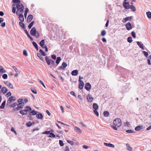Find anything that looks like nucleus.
<instances>
[{"label": "nucleus", "instance_id": "obj_1", "mask_svg": "<svg viewBox=\"0 0 151 151\" xmlns=\"http://www.w3.org/2000/svg\"><path fill=\"white\" fill-rule=\"evenodd\" d=\"M113 124L114 125H111V127L114 130H117V128L120 127L122 125V121L121 119L119 118H116L113 122Z\"/></svg>", "mask_w": 151, "mask_h": 151}, {"label": "nucleus", "instance_id": "obj_2", "mask_svg": "<svg viewBox=\"0 0 151 151\" xmlns=\"http://www.w3.org/2000/svg\"><path fill=\"white\" fill-rule=\"evenodd\" d=\"M30 33L31 34L35 36L36 38H38L40 37V35L38 32H37L36 28L35 27H33L30 30Z\"/></svg>", "mask_w": 151, "mask_h": 151}, {"label": "nucleus", "instance_id": "obj_3", "mask_svg": "<svg viewBox=\"0 0 151 151\" xmlns=\"http://www.w3.org/2000/svg\"><path fill=\"white\" fill-rule=\"evenodd\" d=\"M24 8L18 9L16 12V14L17 15L23 14L24 12Z\"/></svg>", "mask_w": 151, "mask_h": 151}, {"label": "nucleus", "instance_id": "obj_4", "mask_svg": "<svg viewBox=\"0 0 151 151\" xmlns=\"http://www.w3.org/2000/svg\"><path fill=\"white\" fill-rule=\"evenodd\" d=\"M79 81L80 82V83L79 85V88L80 89H82L83 88L84 83L82 81L80 80V76H79Z\"/></svg>", "mask_w": 151, "mask_h": 151}, {"label": "nucleus", "instance_id": "obj_5", "mask_svg": "<svg viewBox=\"0 0 151 151\" xmlns=\"http://www.w3.org/2000/svg\"><path fill=\"white\" fill-rule=\"evenodd\" d=\"M91 85L89 83H86L85 86V88L88 91H89L91 88Z\"/></svg>", "mask_w": 151, "mask_h": 151}, {"label": "nucleus", "instance_id": "obj_6", "mask_svg": "<svg viewBox=\"0 0 151 151\" xmlns=\"http://www.w3.org/2000/svg\"><path fill=\"white\" fill-rule=\"evenodd\" d=\"M125 26L127 29L128 30H129L132 29V27L131 24L129 22L127 23Z\"/></svg>", "mask_w": 151, "mask_h": 151}, {"label": "nucleus", "instance_id": "obj_7", "mask_svg": "<svg viewBox=\"0 0 151 151\" xmlns=\"http://www.w3.org/2000/svg\"><path fill=\"white\" fill-rule=\"evenodd\" d=\"M123 4L124 8L126 9H130V5L128 2H124Z\"/></svg>", "mask_w": 151, "mask_h": 151}, {"label": "nucleus", "instance_id": "obj_8", "mask_svg": "<svg viewBox=\"0 0 151 151\" xmlns=\"http://www.w3.org/2000/svg\"><path fill=\"white\" fill-rule=\"evenodd\" d=\"M87 99L88 102H91L93 101V98L92 97L91 95L89 94L87 97Z\"/></svg>", "mask_w": 151, "mask_h": 151}, {"label": "nucleus", "instance_id": "obj_9", "mask_svg": "<svg viewBox=\"0 0 151 151\" xmlns=\"http://www.w3.org/2000/svg\"><path fill=\"white\" fill-rule=\"evenodd\" d=\"M132 17L131 16L130 17H127L125 18H124L123 19L122 21L124 23H125L127 21H130L132 19Z\"/></svg>", "mask_w": 151, "mask_h": 151}, {"label": "nucleus", "instance_id": "obj_10", "mask_svg": "<svg viewBox=\"0 0 151 151\" xmlns=\"http://www.w3.org/2000/svg\"><path fill=\"white\" fill-rule=\"evenodd\" d=\"M24 103L23 102H22L19 103L17 104V106L18 107V108H17V110H18V109L22 108V106H24Z\"/></svg>", "mask_w": 151, "mask_h": 151}, {"label": "nucleus", "instance_id": "obj_11", "mask_svg": "<svg viewBox=\"0 0 151 151\" xmlns=\"http://www.w3.org/2000/svg\"><path fill=\"white\" fill-rule=\"evenodd\" d=\"M4 83L9 88H10L12 89L13 88V86L10 82H8L7 81H6L4 82Z\"/></svg>", "mask_w": 151, "mask_h": 151}, {"label": "nucleus", "instance_id": "obj_12", "mask_svg": "<svg viewBox=\"0 0 151 151\" xmlns=\"http://www.w3.org/2000/svg\"><path fill=\"white\" fill-rule=\"evenodd\" d=\"M33 16L32 15H29L27 19V22H30L32 19Z\"/></svg>", "mask_w": 151, "mask_h": 151}, {"label": "nucleus", "instance_id": "obj_13", "mask_svg": "<svg viewBox=\"0 0 151 151\" xmlns=\"http://www.w3.org/2000/svg\"><path fill=\"white\" fill-rule=\"evenodd\" d=\"M1 91L3 94L6 93L8 91L7 89L5 87L1 88Z\"/></svg>", "mask_w": 151, "mask_h": 151}, {"label": "nucleus", "instance_id": "obj_14", "mask_svg": "<svg viewBox=\"0 0 151 151\" xmlns=\"http://www.w3.org/2000/svg\"><path fill=\"white\" fill-rule=\"evenodd\" d=\"M45 60L46 61V62L47 64L48 65H51L50 62H51V60H51L50 59H49L48 57L47 56H46L45 57Z\"/></svg>", "mask_w": 151, "mask_h": 151}, {"label": "nucleus", "instance_id": "obj_15", "mask_svg": "<svg viewBox=\"0 0 151 151\" xmlns=\"http://www.w3.org/2000/svg\"><path fill=\"white\" fill-rule=\"evenodd\" d=\"M16 8H17V9L20 8L21 9L22 8H24V6L22 4L19 3L17 4Z\"/></svg>", "mask_w": 151, "mask_h": 151}, {"label": "nucleus", "instance_id": "obj_16", "mask_svg": "<svg viewBox=\"0 0 151 151\" xmlns=\"http://www.w3.org/2000/svg\"><path fill=\"white\" fill-rule=\"evenodd\" d=\"M36 117L38 119H42L43 116L41 113H39V114H37Z\"/></svg>", "mask_w": 151, "mask_h": 151}, {"label": "nucleus", "instance_id": "obj_17", "mask_svg": "<svg viewBox=\"0 0 151 151\" xmlns=\"http://www.w3.org/2000/svg\"><path fill=\"white\" fill-rule=\"evenodd\" d=\"M74 129L76 132H79L80 133H82V131L80 129L77 127H74Z\"/></svg>", "mask_w": 151, "mask_h": 151}, {"label": "nucleus", "instance_id": "obj_18", "mask_svg": "<svg viewBox=\"0 0 151 151\" xmlns=\"http://www.w3.org/2000/svg\"><path fill=\"white\" fill-rule=\"evenodd\" d=\"M137 45L139 47L141 48L142 50L144 49L143 45L139 41L137 42Z\"/></svg>", "mask_w": 151, "mask_h": 151}, {"label": "nucleus", "instance_id": "obj_19", "mask_svg": "<svg viewBox=\"0 0 151 151\" xmlns=\"http://www.w3.org/2000/svg\"><path fill=\"white\" fill-rule=\"evenodd\" d=\"M51 61V62H50L51 65V67H50V68L53 67L55 68L58 65H55V62L54 61L52 60Z\"/></svg>", "mask_w": 151, "mask_h": 151}, {"label": "nucleus", "instance_id": "obj_20", "mask_svg": "<svg viewBox=\"0 0 151 151\" xmlns=\"http://www.w3.org/2000/svg\"><path fill=\"white\" fill-rule=\"evenodd\" d=\"M51 61V62H50L51 65V67H50V68L53 67L55 68L58 65H55V62L54 61L52 60Z\"/></svg>", "mask_w": 151, "mask_h": 151}, {"label": "nucleus", "instance_id": "obj_21", "mask_svg": "<svg viewBox=\"0 0 151 151\" xmlns=\"http://www.w3.org/2000/svg\"><path fill=\"white\" fill-rule=\"evenodd\" d=\"M19 19V20L21 21V22H23L24 21V16L22 14L19 15H18Z\"/></svg>", "mask_w": 151, "mask_h": 151}, {"label": "nucleus", "instance_id": "obj_22", "mask_svg": "<svg viewBox=\"0 0 151 151\" xmlns=\"http://www.w3.org/2000/svg\"><path fill=\"white\" fill-rule=\"evenodd\" d=\"M93 107L94 110H97L99 108L98 104L96 103H93Z\"/></svg>", "mask_w": 151, "mask_h": 151}, {"label": "nucleus", "instance_id": "obj_23", "mask_svg": "<svg viewBox=\"0 0 151 151\" xmlns=\"http://www.w3.org/2000/svg\"><path fill=\"white\" fill-rule=\"evenodd\" d=\"M104 145L105 146H108L109 147H112L114 148V145H113L112 144H111V143H107L106 142L104 143Z\"/></svg>", "mask_w": 151, "mask_h": 151}, {"label": "nucleus", "instance_id": "obj_24", "mask_svg": "<svg viewBox=\"0 0 151 151\" xmlns=\"http://www.w3.org/2000/svg\"><path fill=\"white\" fill-rule=\"evenodd\" d=\"M78 71L77 70H73L71 72V74L73 76H76L78 74Z\"/></svg>", "mask_w": 151, "mask_h": 151}, {"label": "nucleus", "instance_id": "obj_25", "mask_svg": "<svg viewBox=\"0 0 151 151\" xmlns=\"http://www.w3.org/2000/svg\"><path fill=\"white\" fill-rule=\"evenodd\" d=\"M37 111H36L35 110H33L29 112V114L32 115H35L37 114Z\"/></svg>", "mask_w": 151, "mask_h": 151}, {"label": "nucleus", "instance_id": "obj_26", "mask_svg": "<svg viewBox=\"0 0 151 151\" xmlns=\"http://www.w3.org/2000/svg\"><path fill=\"white\" fill-rule=\"evenodd\" d=\"M45 42L44 40H42L40 42V45L42 47H43L45 45Z\"/></svg>", "mask_w": 151, "mask_h": 151}, {"label": "nucleus", "instance_id": "obj_27", "mask_svg": "<svg viewBox=\"0 0 151 151\" xmlns=\"http://www.w3.org/2000/svg\"><path fill=\"white\" fill-rule=\"evenodd\" d=\"M16 100V98L14 97L11 96L10 97L8 100L7 101V102H9V101L11 102L12 101H14Z\"/></svg>", "mask_w": 151, "mask_h": 151}, {"label": "nucleus", "instance_id": "obj_28", "mask_svg": "<svg viewBox=\"0 0 151 151\" xmlns=\"http://www.w3.org/2000/svg\"><path fill=\"white\" fill-rule=\"evenodd\" d=\"M126 145L127 146V150H129L130 151H132V148L129 145V144L127 143L126 144Z\"/></svg>", "mask_w": 151, "mask_h": 151}, {"label": "nucleus", "instance_id": "obj_29", "mask_svg": "<svg viewBox=\"0 0 151 151\" xmlns=\"http://www.w3.org/2000/svg\"><path fill=\"white\" fill-rule=\"evenodd\" d=\"M19 25L23 29H24L25 28V24L22 22H19Z\"/></svg>", "mask_w": 151, "mask_h": 151}, {"label": "nucleus", "instance_id": "obj_30", "mask_svg": "<svg viewBox=\"0 0 151 151\" xmlns=\"http://www.w3.org/2000/svg\"><path fill=\"white\" fill-rule=\"evenodd\" d=\"M6 101H4L2 103L1 106H0V108L1 109H3L4 108L6 104Z\"/></svg>", "mask_w": 151, "mask_h": 151}, {"label": "nucleus", "instance_id": "obj_31", "mask_svg": "<svg viewBox=\"0 0 151 151\" xmlns=\"http://www.w3.org/2000/svg\"><path fill=\"white\" fill-rule=\"evenodd\" d=\"M142 128V126H138L135 128V130L136 131H139Z\"/></svg>", "mask_w": 151, "mask_h": 151}, {"label": "nucleus", "instance_id": "obj_32", "mask_svg": "<svg viewBox=\"0 0 151 151\" xmlns=\"http://www.w3.org/2000/svg\"><path fill=\"white\" fill-rule=\"evenodd\" d=\"M6 72L4 68L2 66H0V72L1 73H5Z\"/></svg>", "mask_w": 151, "mask_h": 151}, {"label": "nucleus", "instance_id": "obj_33", "mask_svg": "<svg viewBox=\"0 0 151 151\" xmlns=\"http://www.w3.org/2000/svg\"><path fill=\"white\" fill-rule=\"evenodd\" d=\"M32 43V44H33V46H34V47L36 48V50H38V46L37 44L35 42H33Z\"/></svg>", "mask_w": 151, "mask_h": 151}, {"label": "nucleus", "instance_id": "obj_34", "mask_svg": "<svg viewBox=\"0 0 151 151\" xmlns=\"http://www.w3.org/2000/svg\"><path fill=\"white\" fill-rule=\"evenodd\" d=\"M32 109L29 106H27L25 107V109L24 110V111L25 112H27L31 110Z\"/></svg>", "mask_w": 151, "mask_h": 151}, {"label": "nucleus", "instance_id": "obj_35", "mask_svg": "<svg viewBox=\"0 0 151 151\" xmlns=\"http://www.w3.org/2000/svg\"><path fill=\"white\" fill-rule=\"evenodd\" d=\"M37 56L38 57H39L40 59L41 60L43 61H44V58L39 53H37Z\"/></svg>", "mask_w": 151, "mask_h": 151}, {"label": "nucleus", "instance_id": "obj_36", "mask_svg": "<svg viewBox=\"0 0 151 151\" xmlns=\"http://www.w3.org/2000/svg\"><path fill=\"white\" fill-rule=\"evenodd\" d=\"M61 60V59L60 57H58L57 58L56 60V63H57V65L59 64L60 61Z\"/></svg>", "mask_w": 151, "mask_h": 151}, {"label": "nucleus", "instance_id": "obj_37", "mask_svg": "<svg viewBox=\"0 0 151 151\" xmlns=\"http://www.w3.org/2000/svg\"><path fill=\"white\" fill-rule=\"evenodd\" d=\"M130 8L131 9L132 11L134 12L136 10L135 8L132 5L130 6Z\"/></svg>", "mask_w": 151, "mask_h": 151}, {"label": "nucleus", "instance_id": "obj_38", "mask_svg": "<svg viewBox=\"0 0 151 151\" xmlns=\"http://www.w3.org/2000/svg\"><path fill=\"white\" fill-rule=\"evenodd\" d=\"M25 111H24V110H21V111H19V113L20 114H22V115H26L27 114V113H25Z\"/></svg>", "mask_w": 151, "mask_h": 151}, {"label": "nucleus", "instance_id": "obj_39", "mask_svg": "<svg viewBox=\"0 0 151 151\" xmlns=\"http://www.w3.org/2000/svg\"><path fill=\"white\" fill-rule=\"evenodd\" d=\"M146 14L147 17L149 19L151 18V13L150 12H147Z\"/></svg>", "mask_w": 151, "mask_h": 151}, {"label": "nucleus", "instance_id": "obj_40", "mask_svg": "<svg viewBox=\"0 0 151 151\" xmlns=\"http://www.w3.org/2000/svg\"><path fill=\"white\" fill-rule=\"evenodd\" d=\"M29 11V9L27 8H26L25 11V12L24 13V16L25 18H26V16H27V14L28 11Z\"/></svg>", "mask_w": 151, "mask_h": 151}, {"label": "nucleus", "instance_id": "obj_41", "mask_svg": "<svg viewBox=\"0 0 151 151\" xmlns=\"http://www.w3.org/2000/svg\"><path fill=\"white\" fill-rule=\"evenodd\" d=\"M109 113L108 111H105L104 112V115L105 117H107L109 116Z\"/></svg>", "mask_w": 151, "mask_h": 151}, {"label": "nucleus", "instance_id": "obj_42", "mask_svg": "<svg viewBox=\"0 0 151 151\" xmlns=\"http://www.w3.org/2000/svg\"><path fill=\"white\" fill-rule=\"evenodd\" d=\"M34 23H35L34 21L32 22L28 26V28L29 29H31V28L33 26Z\"/></svg>", "mask_w": 151, "mask_h": 151}, {"label": "nucleus", "instance_id": "obj_43", "mask_svg": "<svg viewBox=\"0 0 151 151\" xmlns=\"http://www.w3.org/2000/svg\"><path fill=\"white\" fill-rule=\"evenodd\" d=\"M50 135L48 136V137H55V135L53 133L50 132Z\"/></svg>", "mask_w": 151, "mask_h": 151}, {"label": "nucleus", "instance_id": "obj_44", "mask_svg": "<svg viewBox=\"0 0 151 151\" xmlns=\"http://www.w3.org/2000/svg\"><path fill=\"white\" fill-rule=\"evenodd\" d=\"M127 42L130 43L132 42V38L131 37H129L127 38Z\"/></svg>", "mask_w": 151, "mask_h": 151}, {"label": "nucleus", "instance_id": "obj_45", "mask_svg": "<svg viewBox=\"0 0 151 151\" xmlns=\"http://www.w3.org/2000/svg\"><path fill=\"white\" fill-rule=\"evenodd\" d=\"M31 90L32 93L35 94H37V92L35 88H31Z\"/></svg>", "mask_w": 151, "mask_h": 151}, {"label": "nucleus", "instance_id": "obj_46", "mask_svg": "<svg viewBox=\"0 0 151 151\" xmlns=\"http://www.w3.org/2000/svg\"><path fill=\"white\" fill-rule=\"evenodd\" d=\"M40 52L41 53L42 55L43 56L46 55V54L45 52L41 49L40 50Z\"/></svg>", "mask_w": 151, "mask_h": 151}, {"label": "nucleus", "instance_id": "obj_47", "mask_svg": "<svg viewBox=\"0 0 151 151\" xmlns=\"http://www.w3.org/2000/svg\"><path fill=\"white\" fill-rule=\"evenodd\" d=\"M26 125L27 127H30L32 125V123L31 122H29L26 123Z\"/></svg>", "mask_w": 151, "mask_h": 151}, {"label": "nucleus", "instance_id": "obj_48", "mask_svg": "<svg viewBox=\"0 0 151 151\" xmlns=\"http://www.w3.org/2000/svg\"><path fill=\"white\" fill-rule=\"evenodd\" d=\"M106 34V31L104 30H103L101 32V35L102 36L105 35Z\"/></svg>", "mask_w": 151, "mask_h": 151}, {"label": "nucleus", "instance_id": "obj_49", "mask_svg": "<svg viewBox=\"0 0 151 151\" xmlns=\"http://www.w3.org/2000/svg\"><path fill=\"white\" fill-rule=\"evenodd\" d=\"M12 2L14 3L18 4L20 3V1L19 0H12Z\"/></svg>", "mask_w": 151, "mask_h": 151}, {"label": "nucleus", "instance_id": "obj_50", "mask_svg": "<svg viewBox=\"0 0 151 151\" xmlns=\"http://www.w3.org/2000/svg\"><path fill=\"white\" fill-rule=\"evenodd\" d=\"M15 4H14L13 5V9H12V12L14 13H15V12H16V9L14 7V6H15Z\"/></svg>", "mask_w": 151, "mask_h": 151}, {"label": "nucleus", "instance_id": "obj_51", "mask_svg": "<svg viewBox=\"0 0 151 151\" xmlns=\"http://www.w3.org/2000/svg\"><path fill=\"white\" fill-rule=\"evenodd\" d=\"M38 81H39V82L43 86L44 88H45V85L44 84L43 82H42V81H41V80H40V79H37Z\"/></svg>", "mask_w": 151, "mask_h": 151}, {"label": "nucleus", "instance_id": "obj_52", "mask_svg": "<svg viewBox=\"0 0 151 151\" xmlns=\"http://www.w3.org/2000/svg\"><path fill=\"white\" fill-rule=\"evenodd\" d=\"M67 142L68 143L70 144L71 145H74V143L73 141L70 140H67Z\"/></svg>", "mask_w": 151, "mask_h": 151}, {"label": "nucleus", "instance_id": "obj_53", "mask_svg": "<svg viewBox=\"0 0 151 151\" xmlns=\"http://www.w3.org/2000/svg\"><path fill=\"white\" fill-rule=\"evenodd\" d=\"M59 143L60 146H63L64 145V143H63V141L61 140H59Z\"/></svg>", "mask_w": 151, "mask_h": 151}, {"label": "nucleus", "instance_id": "obj_54", "mask_svg": "<svg viewBox=\"0 0 151 151\" xmlns=\"http://www.w3.org/2000/svg\"><path fill=\"white\" fill-rule=\"evenodd\" d=\"M23 55L26 56H27L28 55L27 52L26 50H24L23 52Z\"/></svg>", "mask_w": 151, "mask_h": 151}, {"label": "nucleus", "instance_id": "obj_55", "mask_svg": "<svg viewBox=\"0 0 151 151\" xmlns=\"http://www.w3.org/2000/svg\"><path fill=\"white\" fill-rule=\"evenodd\" d=\"M17 105V104L16 103H14L11 105L10 106L11 108L13 107L16 106Z\"/></svg>", "mask_w": 151, "mask_h": 151}, {"label": "nucleus", "instance_id": "obj_56", "mask_svg": "<svg viewBox=\"0 0 151 151\" xmlns=\"http://www.w3.org/2000/svg\"><path fill=\"white\" fill-rule=\"evenodd\" d=\"M62 66L63 67H64V68L65 69V67L67 66V65L66 63L65 62H63L62 64Z\"/></svg>", "mask_w": 151, "mask_h": 151}, {"label": "nucleus", "instance_id": "obj_57", "mask_svg": "<svg viewBox=\"0 0 151 151\" xmlns=\"http://www.w3.org/2000/svg\"><path fill=\"white\" fill-rule=\"evenodd\" d=\"M131 34H132V36L134 37V38H136V34H135V32H134V31H132V32H131Z\"/></svg>", "mask_w": 151, "mask_h": 151}, {"label": "nucleus", "instance_id": "obj_58", "mask_svg": "<svg viewBox=\"0 0 151 151\" xmlns=\"http://www.w3.org/2000/svg\"><path fill=\"white\" fill-rule=\"evenodd\" d=\"M7 75L6 74H4L3 75H2V78L4 79H6L7 78Z\"/></svg>", "mask_w": 151, "mask_h": 151}, {"label": "nucleus", "instance_id": "obj_59", "mask_svg": "<svg viewBox=\"0 0 151 151\" xmlns=\"http://www.w3.org/2000/svg\"><path fill=\"white\" fill-rule=\"evenodd\" d=\"M51 58L52 59H54V60H55L56 59V56L54 54L51 55Z\"/></svg>", "mask_w": 151, "mask_h": 151}, {"label": "nucleus", "instance_id": "obj_60", "mask_svg": "<svg viewBox=\"0 0 151 151\" xmlns=\"http://www.w3.org/2000/svg\"><path fill=\"white\" fill-rule=\"evenodd\" d=\"M143 53L145 56H146V57H147V56L148 55V53L147 52L145 51H144L143 52Z\"/></svg>", "mask_w": 151, "mask_h": 151}, {"label": "nucleus", "instance_id": "obj_61", "mask_svg": "<svg viewBox=\"0 0 151 151\" xmlns=\"http://www.w3.org/2000/svg\"><path fill=\"white\" fill-rule=\"evenodd\" d=\"M97 110H94L93 112L97 116H98L99 114Z\"/></svg>", "mask_w": 151, "mask_h": 151}, {"label": "nucleus", "instance_id": "obj_62", "mask_svg": "<svg viewBox=\"0 0 151 151\" xmlns=\"http://www.w3.org/2000/svg\"><path fill=\"white\" fill-rule=\"evenodd\" d=\"M11 95V93L10 92H8L6 95L7 97H8Z\"/></svg>", "mask_w": 151, "mask_h": 151}, {"label": "nucleus", "instance_id": "obj_63", "mask_svg": "<svg viewBox=\"0 0 151 151\" xmlns=\"http://www.w3.org/2000/svg\"><path fill=\"white\" fill-rule=\"evenodd\" d=\"M12 68L15 70V71L16 72H18V69L17 68H16L14 66H13Z\"/></svg>", "mask_w": 151, "mask_h": 151}, {"label": "nucleus", "instance_id": "obj_64", "mask_svg": "<svg viewBox=\"0 0 151 151\" xmlns=\"http://www.w3.org/2000/svg\"><path fill=\"white\" fill-rule=\"evenodd\" d=\"M11 130L12 131L14 132L15 134H17V133L16 131L14 130V128L13 127H12L11 128Z\"/></svg>", "mask_w": 151, "mask_h": 151}]
</instances>
